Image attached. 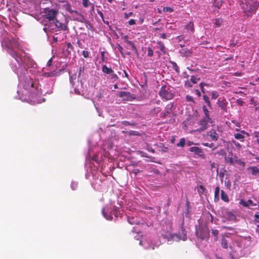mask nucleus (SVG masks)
Wrapping results in <instances>:
<instances>
[{
  "instance_id": "f257e3e1",
  "label": "nucleus",
  "mask_w": 259,
  "mask_h": 259,
  "mask_svg": "<svg viewBox=\"0 0 259 259\" xmlns=\"http://www.w3.org/2000/svg\"><path fill=\"white\" fill-rule=\"evenodd\" d=\"M243 13L247 16L255 14L259 7V3L256 0H243L240 4Z\"/></svg>"
},
{
  "instance_id": "f03ea898",
  "label": "nucleus",
  "mask_w": 259,
  "mask_h": 259,
  "mask_svg": "<svg viewBox=\"0 0 259 259\" xmlns=\"http://www.w3.org/2000/svg\"><path fill=\"white\" fill-rule=\"evenodd\" d=\"M18 42L14 39L9 40L6 44L7 52L14 58L18 63H20L21 59L18 53L14 51V49L18 48Z\"/></svg>"
},
{
  "instance_id": "7ed1b4c3",
  "label": "nucleus",
  "mask_w": 259,
  "mask_h": 259,
  "mask_svg": "<svg viewBox=\"0 0 259 259\" xmlns=\"http://www.w3.org/2000/svg\"><path fill=\"white\" fill-rule=\"evenodd\" d=\"M173 107V104L169 103L167 105L165 108V111L161 113V117L165 118L167 116H169L170 119L166 120L165 122L166 123H173L175 122V118L174 117L176 114L172 112V108Z\"/></svg>"
},
{
  "instance_id": "20e7f679",
  "label": "nucleus",
  "mask_w": 259,
  "mask_h": 259,
  "mask_svg": "<svg viewBox=\"0 0 259 259\" xmlns=\"http://www.w3.org/2000/svg\"><path fill=\"white\" fill-rule=\"evenodd\" d=\"M36 84L31 79L25 80L23 84V88L25 90L31 93L30 96L32 98L36 97L37 88Z\"/></svg>"
},
{
  "instance_id": "39448f33",
  "label": "nucleus",
  "mask_w": 259,
  "mask_h": 259,
  "mask_svg": "<svg viewBox=\"0 0 259 259\" xmlns=\"http://www.w3.org/2000/svg\"><path fill=\"white\" fill-rule=\"evenodd\" d=\"M208 122L211 123V121L207 120V119H206L205 118H202L197 123L198 127L195 130L192 131L191 132V133H200L202 132L205 131L208 127Z\"/></svg>"
},
{
  "instance_id": "423d86ee",
  "label": "nucleus",
  "mask_w": 259,
  "mask_h": 259,
  "mask_svg": "<svg viewBox=\"0 0 259 259\" xmlns=\"http://www.w3.org/2000/svg\"><path fill=\"white\" fill-rule=\"evenodd\" d=\"M159 96L166 100H170L173 97V94L171 93L170 89L165 85H163L159 92Z\"/></svg>"
},
{
  "instance_id": "0eeeda50",
  "label": "nucleus",
  "mask_w": 259,
  "mask_h": 259,
  "mask_svg": "<svg viewBox=\"0 0 259 259\" xmlns=\"http://www.w3.org/2000/svg\"><path fill=\"white\" fill-rule=\"evenodd\" d=\"M45 17L49 21L55 20V18L58 13V11L57 10H54L52 9H45L44 10Z\"/></svg>"
},
{
  "instance_id": "6e6552de",
  "label": "nucleus",
  "mask_w": 259,
  "mask_h": 259,
  "mask_svg": "<svg viewBox=\"0 0 259 259\" xmlns=\"http://www.w3.org/2000/svg\"><path fill=\"white\" fill-rule=\"evenodd\" d=\"M225 160L226 162H228L231 165L235 164L236 163L242 166H245V163L242 161L240 159H239L237 156L234 157H225Z\"/></svg>"
},
{
  "instance_id": "1a4fd4ad",
  "label": "nucleus",
  "mask_w": 259,
  "mask_h": 259,
  "mask_svg": "<svg viewBox=\"0 0 259 259\" xmlns=\"http://www.w3.org/2000/svg\"><path fill=\"white\" fill-rule=\"evenodd\" d=\"M217 104L223 113H227L228 112V102L226 99L224 98H219L217 101Z\"/></svg>"
},
{
  "instance_id": "9d476101",
  "label": "nucleus",
  "mask_w": 259,
  "mask_h": 259,
  "mask_svg": "<svg viewBox=\"0 0 259 259\" xmlns=\"http://www.w3.org/2000/svg\"><path fill=\"white\" fill-rule=\"evenodd\" d=\"M118 96L125 101H133L136 99L135 96L128 92L121 91Z\"/></svg>"
},
{
  "instance_id": "9b49d317",
  "label": "nucleus",
  "mask_w": 259,
  "mask_h": 259,
  "mask_svg": "<svg viewBox=\"0 0 259 259\" xmlns=\"http://www.w3.org/2000/svg\"><path fill=\"white\" fill-rule=\"evenodd\" d=\"M189 151L202 158H204L205 157V154L203 153L202 149L198 147H192L189 148Z\"/></svg>"
},
{
  "instance_id": "f8f14e48",
  "label": "nucleus",
  "mask_w": 259,
  "mask_h": 259,
  "mask_svg": "<svg viewBox=\"0 0 259 259\" xmlns=\"http://www.w3.org/2000/svg\"><path fill=\"white\" fill-rule=\"evenodd\" d=\"M63 8L66 11L69 12L71 14H75L76 15H79V13L78 12V11H77L76 10H73L72 9V7H71V4L68 2L63 5Z\"/></svg>"
},
{
  "instance_id": "ddd939ff",
  "label": "nucleus",
  "mask_w": 259,
  "mask_h": 259,
  "mask_svg": "<svg viewBox=\"0 0 259 259\" xmlns=\"http://www.w3.org/2000/svg\"><path fill=\"white\" fill-rule=\"evenodd\" d=\"M42 75L45 77H56L59 75V73L55 70L50 72H44Z\"/></svg>"
},
{
  "instance_id": "4468645a",
  "label": "nucleus",
  "mask_w": 259,
  "mask_h": 259,
  "mask_svg": "<svg viewBox=\"0 0 259 259\" xmlns=\"http://www.w3.org/2000/svg\"><path fill=\"white\" fill-rule=\"evenodd\" d=\"M55 21V26L59 30H66L68 29L67 25L59 22L57 19Z\"/></svg>"
},
{
  "instance_id": "2eb2a0df",
  "label": "nucleus",
  "mask_w": 259,
  "mask_h": 259,
  "mask_svg": "<svg viewBox=\"0 0 259 259\" xmlns=\"http://www.w3.org/2000/svg\"><path fill=\"white\" fill-rule=\"evenodd\" d=\"M252 176L259 177V168L256 166H250L248 168Z\"/></svg>"
},
{
  "instance_id": "dca6fc26",
  "label": "nucleus",
  "mask_w": 259,
  "mask_h": 259,
  "mask_svg": "<svg viewBox=\"0 0 259 259\" xmlns=\"http://www.w3.org/2000/svg\"><path fill=\"white\" fill-rule=\"evenodd\" d=\"M241 133H236L234 134V137L236 139L239 140L241 142H243L244 140V136L242 133L248 135V134L244 131H242Z\"/></svg>"
},
{
  "instance_id": "f3484780",
  "label": "nucleus",
  "mask_w": 259,
  "mask_h": 259,
  "mask_svg": "<svg viewBox=\"0 0 259 259\" xmlns=\"http://www.w3.org/2000/svg\"><path fill=\"white\" fill-rule=\"evenodd\" d=\"M124 39L125 42L131 47L133 50H134L136 52H137V49L135 45L132 41L128 40L127 35L124 36Z\"/></svg>"
},
{
  "instance_id": "a211bd4d",
  "label": "nucleus",
  "mask_w": 259,
  "mask_h": 259,
  "mask_svg": "<svg viewBox=\"0 0 259 259\" xmlns=\"http://www.w3.org/2000/svg\"><path fill=\"white\" fill-rule=\"evenodd\" d=\"M208 135L213 141H216L219 139V134L214 130L210 131L208 133Z\"/></svg>"
},
{
  "instance_id": "6ab92c4d",
  "label": "nucleus",
  "mask_w": 259,
  "mask_h": 259,
  "mask_svg": "<svg viewBox=\"0 0 259 259\" xmlns=\"http://www.w3.org/2000/svg\"><path fill=\"white\" fill-rule=\"evenodd\" d=\"M106 209L105 207L102 208V214L103 215V216L106 220H109V221H111L113 219V217H112V213H110L109 214H108L107 213H106Z\"/></svg>"
},
{
  "instance_id": "aec40b11",
  "label": "nucleus",
  "mask_w": 259,
  "mask_h": 259,
  "mask_svg": "<svg viewBox=\"0 0 259 259\" xmlns=\"http://www.w3.org/2000/svg\"><path fill=\"white\" fill-rule=\"evenodd\" d=\"M202 108H203V111L204 114L205 115L204 118L207 119V120H208V121H211V122H212V121L211 118L210 117L209 112L208 110L207 109V108H206V106H204V105L203 106Z\"/></svg>"
},
{
  "instance_id": "412c9836",
  "label": "nucleus",
  "mask_w": 259,
  "mask_h": 259,
  "mask_svg": "<svg viewBox=\"0 0 259 259\" xmlns=\"http://www.w3.org/2000/svg\"><path fill=\"white\" fill-rule=\"evenodd\" d=\"M102 70L103 72L107 74H110L113 72V70L111 68H108L106 65H103Z\"/></svg>"
},
{
  "instance_id": "4be33fe9",
  "label": "nucleus",
  "mask_w": 259,
  "mask_h": 259,
  "mask_svg": "<svg viewBox=\"0 0 259 259\" xmlns=\"http://www.w3.org/2000/svg\"><path fill=\"white\" fill-rule=\"evenodd\" d=\"M157 45H158V48L159 50L164 54H166V48L164 44L161 41H157Z\"/></svg>"
},
{
  "instance_id": "5701e85b",
  "label": "nucleus",
  "mask_w": 259,
  "mask_h": 259,
  "mask_svg": "<svg viewBox=\"0 0 259 259\" xmlns=\"http://www.w3.org/2000/svg\"><path fill=\"white\" fill-rule=\"evenodd\" d=\"M221 197L222 200H223L224 201L226 202H229V199L228 198V195L223 190H221Z\"/></svg>"
},
{
  "instance_id": "b1692460",
  "label": "nucleus",
  "mask_w": 259,
  "mask_h": 259,
  "mask_svg": "<svg viewBox=\"0 0 259 259\" xmlns=\"http://www.w3.org/2000/svg\"><path fill=\"white\" fill-rule=\"evenodd\" d=\"M221 245L225 249H227L228 247V240L225 237H223L222 239Z\"/></svg>"
},
{
  "instance_id": "393cba45",
  "label": "nucleus",
  "mask_w": 259,
  "mask_h": 259,
  "mask_svg": "<svg viewBox=\"0 0 259 259\" xmlns=\"http://www.w3.org/2000/svg\"><path fill=\"white\" fill-rule=\"evenodd\" d=\"M227 217L229 220H234L236 219V215L232 212L229 211L226 213Z\"/></svg>"
},
{
  "instance_id": "a878e982",
  "label": "nucleus",
  "mask_w": 259,
  "mask_h": 259,
  "mask_svg": "<svg viewBox=\"0 0 259 259\" xmlns=\"http://www.w3.org/2000/svg\"><path fill=\"white\" fill-rule=\"evenodd\" d=\"M180 233H181L182 235L181 237V239L184 241L186 240L187 239V233L183 227L181 228Z\"/></svg>"
},
{
  "instance_id": "bb28decb",
  "label": "nucleus",
  "mask_w": 259,
  "mask_h": 259,
  "mask_svg": "<svg viewBox=\"0 0 259 259\" xmlns=\"http://www.w3.org/2000/svg\"><path fill=\"white\" fill-rule=\"evenodd\" d=\"M203 99L205 103L207 104V106L210 108H212L211 104L209 100V97L206 95L203 96Z\"/></svg>"
},
{
  "instance_id": "cd10ccee",
  "label": "nucleus",
  "mask_w": 259,
  "mask_h": 259,
  "mask_svg": "<svg viewBox=\"0 0 259 259\" xmlns=\"http://www.w3.org/2000/svg\"><path fill=\"white\" fill-rule=\"evenodd\" d=\"M223 23V20L221 18L215 19L214 20L213 23L217 27H220L221 26Z\"/></svg>"
},
{
  "instance_id": "c85d7f7f",
  "label": "nucleus",
  "mask_w": 259,
  "mask_h": 259,
  "mask_svg": "<svg viewBox=\"0 0 259 259\" xmlns=\"http://www.w3.org/2000/svg\"><path fill=\"white\" fill-rule=\"evenodd\" d=\"M203 236H201V237H200L202 239H207L209 238V233L208 230H206V231L204 230L203 231Z\"/></svg>"
},
{
  "instance_id": "c756f323",
  "label": "nucleus",
  "mask_w": 259,
  "mask_h": 259,
  "mask_svg": "<svg viewBox=\"0 0 259 259\" xmlns=\"http://www.w3.org/2000/svg\"><path fill=\"white\" fill-rule=\"evenodd\" d=\"M219 193H220V188L219 187H217L215 188L214 190V199L218 200L219 199Z\"/></svg>"
},
{
  "instance_id": "7c9ffc66",
  "label": "nucleus",
  "mask_w": 259,
  "mask_h": 259,
  "mask_svg": "<svg viewBox=\"0 0 259 259\" xmlns=\"http://www.w3.org/2000/svg\"><path fill=\"white\" fill-rule=\"evenodd\" d=\"M170 63L172 65V67L173 69H174V70L176 72H179V71H180L179 67L177 65V63L175 62H174V61H170Z\"/></svg>"
},
{
  "instance_id": "2f4dec72",
  "label": "nucleus",
  "mask_w": 259,
  "mask_h": 259,
  "mask_svg": "<svg viewBox=\"0 0 259 259\" xmlns=\"http://www.w3.org/2000/svg\"><path fill=\"white\" fill-rule=\"evenodd\" d=\"M121 124L124 126H135L136 123L134 122H130L128 121L124 120L121 122Z\"/></svg>"
},
{
  "instance_id": "473e14b6",
  "label": "nucleus",
  "mask_w": 259,
  "mask_h": 259,
  "mask_svg": "<svg viewBox=\"0 0 259 259\" xmlns=\"http://www.w3.org/2000/svg\"><path fill=\"white\" fill-rule=\"evenodd\" d=\"M185 139L182 138L179 143L177 144V146L179 147H184L185 145Z\"/></svg>"
},
{
  "instance_id": "72a5a7b5",
  "label": "nucleus",
  "mask_w": 259,
  "mask_h": 259,
  "mask_svg": "<svg viewBox=\"0 0 259 259\" xmlns=\"http://www.w3.org/2000/svg\"><path fill=\"white\" fill-rule=\"evenodd\" d=\"M225 185L228 189L230 190L231 187V183L229 179H226L225 181Z\"/></svg>"
},
{
  "instance_id": "f704fd0d",
  "label": "nucleus",
  "mask_w": 259,
  "mask_h": 259,
  "mask_svg": "<svg viewBox=\"0 0 259 259\" xmlns=\"http://www.w3.org/2000/svg\"><path fill=\"white\" fill-rule=\"evenodd\" d=\"M212 234L215 237L214 240H218V236L219 235V231L217 229H212L211 230Z\"/></svg>"
},
{
  "instance_id": "c9c22d12",
  "label": "nucleus",
  "mask_w": 259,
  "mask_h": 259,
  "mask_svg": "<svg viewBox=\"0 0 259 259\" xmlns=\"http://www.w3.org/2000/svg\"><path fill=\"white\" fill-rule=\"evenodd\" d=\"M200 78H197L195 76H191L190 81L194 84L197 83V82L200 80Z\"/></svg>"
},
{
  "instance_id": "e433bc0d",
  "label": "nucleus",
  "mask_w": 259,
  "mask_h": 259,
  "mask_svg": "<svg viewBox=\"0 0 259 259\" xmlns=\"http://www.w3.org/2000/svg\"><path fill=\"white\" fill-rule=\"evenodd\" d=\"M211 98L215 100L219 96V93L217 91H212L211 93Z\"/></svg>"
},
{
  "instance_id": "4c0bfd02",
  "label": "nucleus",
  "mask_w": 259,
  "mask_h": 259,
  "mask_svg": "<svg viewBox=\"0 0 259 259\" xmlns=\"http://www.w3.org/2000/svg\"><path fill=\"white\" fill-rule=\"evenodd\" d=\"M186 28L188 30H190L191 31L194 30V24L192 22H190L187 25Z\"/></svg>"
},
{
  "instance_id": "58836bf2",
  "label": "nucleus",
  "mask_w": 259,
  "mask_h": 259,
  "mask_svg": "<svg viewBox=\"0 0 259 259\" xmlns=\"http://www.w3.org/2000/svg\"><path fill=\"white\" fill-rule=\"evenodd\" d=\"M92 4L90 2L89 0H82V5L85 8L89 7Z\"/></svg>"
},
{
  "instance_id": "ea45409f",
  "label": "nucleus",
  "mask_w": 259,
  "mask_h": 259,
  "mask_svg": "<svg viewBox=\"0 0 259 259\" xmlns=\"http://www.w3.org/2000/svg\"><path fill=\"white\" fill-rule=\"evenodd\" d=\"M110 79L113 80V81H115L118 79V76L113 72L110 74Z\"/></svg>"
},
{
  "instance_id": "a19ab883",
  "label": "nucleus",
  "mask_w": 259,
  "mask_h": 259,
  "mask_svg": "<svg viewBox=\"0 0 259 259\" xmlns=\"http://www.w3.org/2000/svg\"><path fill=\"white\" fill-rule=\"evenodd\" d=\"M200 190H198V193L200 194H203L206 191V188L202 185L199 186Z\"/></svg>"
},
{
  "instance_id": "79ce46f5",
  "label": "nucleus",
  "mask_w": 259,
  "mask_h": 259,
  "mask_svg": "<svg viewBox=\"0 0 259 259\" xmlns=\"http://www.w3.org/2000/svg\"><path fill=\"white\" fill-rule=\"evenodd\" d=\"M240 204L243 205L244 207H249V204L247 203V201H244L243 199H241L239 202Z\"/></svg>"
},
{
  "instance_id": "37998d69",
  "label": "nucleus",
  "mask_w": 259,
  "mask_h": 259,
  "mask_svg": "<svg viewBox=\"0 0 259 259\" xmlns=\"http://www.w3.org/2000/svg\"><path fill=\"white\" fill-rule=\"evenodd\" d=\"M127 221L128 223L131 225H134L137 223L136 221L135 220L134 218H131L130 217H128Z\"/></svg>"
},
{
  "instance_id": "c03bdc74",
  "label": "nucleus",
  "mask_w": 259,
  "mask_h": 259,
  "mask_svg": "<svg viewBox=\"0 0 259 259\" xmlns=\"http://www.w3.org/2000/svg\"><path fill=\"white\" fill-rule=\"evenodd\" d=\"M232 143L237 147V148H238L239 149H240L241 148L242 146L241 145V144L240 143H239L238 142H237L235 140H232Z\"/></svg>"
},
{
  "instance_id": "a18cd8bd",
  "label": "nucleus",
  "mask_w": 259,
  "mask_h": 259,
  "mask_svg": "<svg viewBox=\"0 0 259 259\" xmlns=\"http://www.w3.org/2000/svg\"><path fill=\"white\" fill-rule=\"evenodd\" d=\"M163 10L165 12H172L174 11V10L172 8L168 7H164L163 9Z\"/></svg>"
},
{
  "instance_id": "49530a36",
  "label": "nucleus",
  "mask_w": 259,
  "mask_h": 259,
  "mask_svg": "<svg viewBox=\"0 0 259 259\" xmlns=\"http://www.w3.org/2000/svg\"><path fill=\"white\" fill-rule=\"evenodd\" d=\"M153 55V51L152 49L149 47L148 48V56L149 57H152Z\"/></svg>"
},
{
  "instance_id": "de8ad7c7",
  "label": "nucleus",
  "mask_w": 259,
  "mask_h": 259,
  "mask_svg": "<svg viewBox=\"0 0 259 259\" xmlns=\"http://www.w3.org/2000/svg\"><path fill=\"white\" fill-rule=\"evenodd\" d=\"M84 71V66L80 67L79 70L78 78L80 77L81 73H83Z\"/></svg>"
},
{
  "instance_id": "09e8293b",
  "label": "nucleus",
  "mask_w": 259,
  "mask_h": 259,
  "mask_svg": "<svg viewBox=\"0 0 259 259\" xmlns=\"http://www.w3.org/2000/svg\"><path fill=\"white\" fill-rule=\"evenodd\" d=\"M204 85H207V86L208 85V84H206V83H203V82H201V83H200L199 84V87H200V89H201V91H202L203 93H204Z\"/></svg>"
},
{
  "instance_id": "8fccbe9b",
  "label": "nucleus",
  "mask_w": 259,
  "mask_h": 259,
  "mask_svg": "<svg viewBox=\"0 0 259 259\" xmlns=\"http://www.w3.org/2000/svg\"><path fill=\"white\" fill-rule=\"evenodd\" d=\"M185 86L186 88H191L192 87V84L189 80H187L185 82Z\"/></svg>"
},
{
  "instance_id": "3c124183",
  "label": "nucleus",
  "mask_w": 259,
  "mask_h": 259,
  "mask_svg": "<svg viewBox=\"0 0 259 259\" xmlns=\"http://www.w3.org/2000/svg\"><path fill=\"white\" fill-rule=\"evenodd\" d=\"M82 54L84 58H87L89 57V52L88 51L84 50V51H82Z\"/></svg>"
},
{
  "instance_id": "603ef678",
  "label": "nucleus",
  "mask_w": 259,
  "mask_h": 259,
  "mask_svg": "<svg viewBox=\"0 0 259 259\" xmlns=\"http://www.w3.org/2000/svg\"><path fill=\"white\" fill-rule=\"evenodd\" d=\"M186 100L188 102H194L193 98L192 96L187 95L186 96Z\"/></svg>"
},
{
  "instance_id": "864d4df0",
  "label": "nucleus",
  "mask_w": 259,
  "mask_h": 259,
  "mask_svg": "<svg viewBox=\"0 0 259 259\" xmlns=\"http://www.w3.org/2000/svg\"><path fill=\"white\" fill-rule=\"evenodd\" d=\"M133 15V12H130L128 14H127L126 13H124V18L126 19H127L128 18L130 17V16H131Z\"/></svg>"
},
{
  "instance_id": "5fc2aeb1",
  "label": "nucleus",
  "mask_w": 259,
  "mask_h": 259,
  "mask_svg": "<svg viewBox=\"0 0 259 259\" xmlns=\"http://www.w3.org/2000/svg\"><path fill=\"white\" fill-rule=\"evenodd\" d=\"M236 103L240 106H242L244 104V102L241 99H237Z\"/></svg>"
},
{
  "instance_id": "6e6d98bb",
  "label": "nucleus",
  "mask_w": 259,
  "mask_h": 259,
  "mask_svg": "<svg viewBox=\"0 0 259 259\" xmlns=\"http://www.w3.org/2000/svg\"><path fill=\"white\" fill-rule=\"evenodd\" d=\"M67 47L68 49L70 50V51L73 50V47L70 42L67 43Z\"/></svg>"
},
{
  "instance_id": "4d7b16f0",
  "label": "nucleus",
  "mask_w": 259,
  "mask_h": 259,
  "mask_svg": "<svg viewBox=\"0 0 259 259\" xmlns=\"http://www.w3.org/2000/svg\"><path fill=\"white\" fill-rule=\"evenodd\" d=\"M128 23L130 25H133L136 24V21L134 19H132L129 20Z\"/></svg>"
},
{
  "instance_id": "13d9d810",
  "label": "nucleus",
  "mask_w": 259,
  "mask_h": 259,
  "mask_svg": "<svg viewBox=\"0 0 259 259\" xmlns=\"http://www.w3.org/2000/svg\"><path fill=\"white\" fill-rule=\"evenodd\" d=\"M247 203L249 204V205L255 206L256 205V204H254L253 203V201L251 199H248L247 201Z\"/></svg>"
},
{
  "instance_id": "bf43d9fd",
  "label": "nucleus",
  "mask_w": 259,
  "mask_h": 259,
  "mask_svg": "<svg viewBox=\"0 0 259 259\" xmlns=\"http://www.w3.org/2000/svg\"><path fill=\"white\" fill-rule=\"evenodd\" d=\"M52 62H53L52 58H50L47 62V66L50 67L52 64Z\"/></svg>"
},
{
  "instance_id": "052dcab7",
  "label": "nucleus",
  "mask_w": 259,
  "mask_h": 259,
  "mask_svg": "<svg viewBox=\"0 0 259 259\" xmlns=\"http://www.w3.org/2000/svg\"><path fill=\"white\" fill-rule=\"evenodd\" d=\"M253 135L256 138H259V132L254 131L253 133Z\"/></svg>"
},
{
  "instance_id": "680f3d73",
  "label": "nucleus",
  "mask_w": 259,
  "mask_h": 259,
  "mask_svg": "<svg viewBox=\"0 0 259 259\" xmlns=\"http://www.w3.org/2000/svg\"><path fill=\"white\" fill-rule=\"evenodd\" d=\"M130 134L131 135H135V136L139 135L138 132H137L136 131H131L130 132Z\"/></svg>"
},
{
  "instance_id": "e2e57ef3",
  "label": "nucleus",
  "mask_w": 259,
  "mask_h": 259,
  "mask_svg": "<svg viewBox=\"0 0 259 259\" xmlns=\"http://www.w3.org/2000/svg\"><path fill=\"white\" fill-rule=\"evenodd\" d=\"M222 228L223 229H226L229 230H232L233 229V228L231 227L226 226H222Z\"/></svg>"
},
{
  "instance_id": "0e129e2a",
  "label": "nucleus",
  "mask_w": 259,
  "mask_h": 259,
  "mask_svg": "<svg viewBox=\"0 0 259 259\" xmlns=\"http://www.w3.org/2000/svg\"><path fill=\"white\" fill-rule=\"evenodd\" d=\"M74 92L77 95H79L81 94V93H80V91L78 89H77V88H75L74 89Z\"/></svg>"
},
{
  "instance_id": "69168bd1",
  "label": "nucleus",
  "mask_w": 259,
  "mask_h": 259,
  "mask_svg": "<svg viewBox=\"0 0 259 259\" xmlns=\"http://www.w3.org/2000/svg\"><path fill=\"white\" fill-rule=\"evenodd\" d=\"M147 150L152 153H154V150L152 147H148L147 148Z\"/></svg>"
},
{
  "instance_id": "338daca9",
  "label": "nucleus",
  "mask_w": 259,
  "mask_h": 259,
  "mask_svg": "<svg viewBox=\"0 0 259 259\" xmlns=\"http://www.w3.org/2000/svg\"><path fill=\"white\" fill-rule=\"evenodd\" d=\"M160 37H161L163 39L166 38V34L164 33H161L160 34Z\"/></svg>"
},
{
  "instance_id": "774afa93",
  "label": "nucleus",
  "mask_w": 259,
  "mask_h": 259,
  "mask_svg": "<svg viewBox=\"0 0 259 259\" xmlns=\"http://www.w3.org/2000/svg\"><path fill=\"white\" fill-rule=\"evenodd\" d=\"M123 72L124 73L125 77L127 79H129L128 74H127V73L125 70L123 71Z\"/></svg>"
}]
</instances>
